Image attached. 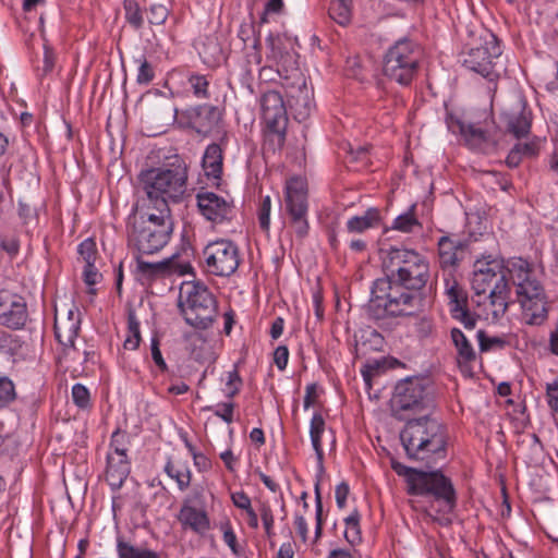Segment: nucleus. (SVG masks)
I'll return each mask as SVG.
<instances>
[{
  "mask_svg": "<svg viewBox=\"0 0 558 558\" xmlns=\"http://www.w3.org/2000/svg\"><path fill=\"white\" fill-rule=\"evenodd\" d=\"M424 298L417 290L405 287L391 274L374 281L372 298L366 312L374 319L386 317L411 316L422 311Z\"/></svg>",
  "mask_w": 558,
  "mask_h": 558,
  "instance_id": "1",
  "label": "nucleus"
},
{
  "mask_svg": "<svg viewBox=\"0 0 558 558\" xmlns=\"http://www.w3.org/2000/svg\"><path fill=\"white\" fill-rule=\"evenodd\" d=\"M143 190L158 213H170L168 202L178 203L186 191L187 165L178 155L162 167L143 171Z\"/></svg>",
  "mask_w": 558,
  "mask_h": 558,
  "instance_id": "2",
  "label": "nucleus"
},
{
  "mask_svg": "<svg viewBox=\"0 0 558 558\" xmlns=\"http://www.w3.org/2000/svg\"><path fill=\"white\" fill-rule=\"evenodd\" d=\"M506 269L515 288L524 322L532 326L544 324L548 317L547 296L534 265L521 257H514L508 260Z\"/></svg>",
  "mask_w": 558,
  "mask_h": 558,
  "instance_id": "3",
  "label": "nucleus"
},
{
  "mask_svg": "<svg viewBox=\"0 0 558 558\" xmlns=\"http://www.w3.org/2000/svg\"><path fill=\"white\" fill-rule=\"evenodd\" d=\"M404 422L400 440L409 459L426 461L432 456L444 458L447 446L446 427L432 416V412Z\"/></svg>",
  "mask_w": 558,
  "mask_h": 558,
  "instance_id": "4",
  "label": "nucleus"
},
{
  "mask_svg": "<svg viewBox=\"0 0 558 558\" xmlns=\"http://www.w3.org/2000/svg\"><path fill=\"white\" fill-rule=\"evenodd\" d=\"M172 233L170 213H133L128 219L129 244L142 254L161 250Z\"/></svg>",
  "mask_w": 558,
  "mask_h": 558,
  "instance_id": "5",
  "label": "nucleus"
},
{
  "mask_svg": "<svg viewBox=\"0 0 558 558\" xmlns=\"http://www.w3.org/2000/svg\"><path fill=\"white\" fill-rule=\"evenodd\" d=\"M433 387L427 378L408 377L400 380L391 399L392 415L404 421L411 418V414H424L435 409Z\"/></svg>",
  "mask_w": 558,
  "mask_h": 558,
  "instance_id": "6",
  "label": "nucleus"
},
{
  "mask_svg": "<svg viewBox=\"0 0 558 558\" xmlns=\"http://www.w3.org/2000/svg\"><path fill=\"white\" fill-rule=\"evenodd\" d=\"M178 307L187 325L205 330L217 316V302L206 286L199 282H184L180 287Z\"/></svg>",
  "mask_w": 558,
  "mask_h": 558,
  "instance_id": "7",
  "label": "nucleus"
},
{
  "mask_svg": "<svg viewBox=\"0 0 558 558\" xmlns=\"http://www.w3.org/2000/svg\"><path fill=\"white\" fill-rule=\"evenodd\" d=\"M385 274H391L396 280L421 291L429 279L428 262L412 250L391 247L383 259Z\"/></svg>",
  "mask_w": 558,
  "mask_h": 558,
  "instance_id": "8",
  "label": "nucleus"
},
{
  "mask_svg": "<svg viewBox=\"0 0 558 558\" xmlns=\"http://www.w3.org/2000/svg\"><path fill=\"white\" fill-rule=\"evenodd\" d=\"M421 57L420 45L408 38L398 40L385 56V76L401 85H409L417 72Z\"/></svg>",
  "mask_w": 558,
  "mask_h": 558,
  "instance_id": "9",
  "label": "nucleus"
},
{
  "mask_svg": "<svg viewBox=\"0 0 558 558\" xmlns=\"http://www.w3.org/2000/svg\"><path fill=\"white\" fill-rule=\"evenodd\" d=\"M416 477L412 478V486L408 494L417 496H430L440 502L439 512H452L457 506V497L453 485L440 471L421 470Z\"/></svg>",
  "mask_w": 558,
  "mask_h": 558,
  "instance_id": "10",
  "label": "nucleus"
},
{
  "mask_svg": "<svg viewBox=\"0 0 558 558\" xmlns=\"http://www.w3.org/2000/svg\"><path fill=\"white\" fill-rule=\"evenodd\" d=\"M278 73L283 78L282 87L294 119L299 122L306 120L314 107L313 88L307 86L305 76L298 68L291 71L278 69Z\"/></svg>",
  "mask_w": 558,
  "mask_h": 558,
  "instance_id": "11",
  "label": "nucleus"
},
{
  "mask_svg": "<svg viewBox=\"0 0 558 558\" xmlns=\"http://www.w3.org/2000/svg\"><path fill=\"white\" fill-rule=\"evenodd\" d=\"M284 208L298 238L307 235L310 225L307 220L308 199L305 182L300 178H292L286 184Z\"/></svg>",
  "mask_w": 558,
  "mask_h": 558,
  "instance_id": "12",
  "label": "nucleus"
},
{
  "mask_svg": "<svg viewBox=\"0 0 558 558\" xmlns=\"http://www.w3.org/2000/svg\"><path fill=\"white\" fill-rule=\"evenodd\" d=\"M208 271L216 276H230L239 267V250L229 240L209 243L203 252Z\"/></svg>",
  "mask_w": 558,
  "mask_h": 558,
  "instance_id": "13",
  "label": "nucleus"
},
{
  "mask_svg": "<svg viewBox=\"0 0 558 558\" xmlns=\"http://www.w3.org/2000/svg\"><path fill=\"white\" fill-rule=\"evenodd\" d=\"M501 54L500 47L497 45L496 38L490 36V40L485 46L471 48L463 59V65L483 77L494 81L498 73L494 62Z\"/></svg>",
  "mask_w": 558,
  "mask_h": 558,
  "instance_id": "14",
  "label": "nucleus"
},
{
  "mask_svg": "<svg viewBox=\"0 0 558 558\" xmlns=\"http://www.w3.org/2000/svg\"><path fill=\"white\" fill-rule=\"evenodd\" d=\"M448 129L452 133L459 132L465 143L472 148L480 150L484 154H492L496 150L497 143L481 128L471 123H465L460 119L449 116L447 118Z\"/></svg>",
  "mask_w": 558,
  "mask_h": 558,
  "instance_id": "15",
  "label": "nucleus"
},
{
  "mask_svg": "<svg viewBox=\"0 0 558 558\" xmlns=\"http://www.w3.org/2000/svg\"><path fill=\"white\" fill-rule=\"evenodd\" d=\"M189 126L196 133L207 136L217 128L222 119V112L217 106L204 104L183 111Z\"/></svg>",
  "mask_w": 558,
  "mask_h": 558,
  "instance_id": "16",
  "label": "nucleus"
},
{
  "mask_svg": "<svg viewBox=\"0 0 558 558\" xmlns=\"http://www.w3.org/2000/svg\"><path fill=\"white\" fill-rule=\"evenodd\" d=\"M27 320L24 299L8 291L0 292V325L10 329H21Z\"/></svg>",
  "mask_w": 558,
  "mask_h": 558,
  "instance_id": "17",
  "label": "nucleus"
},
{
  "mask_svg": "<svg viewBox=\"0 0 558 558\" xmlns=\"http://www.w3.org/2000/svg\"><path fill=\"white\" fill-rule=\"evenodd\" d=\"M501 119L507 131L515 137L520 138L529 134L532 123V113L527 109L525 99L519 98L501 114Z\"/></svg>",
  "mask_w": 558,
  "mask_h": 558,
  "instance_id": "18",
  "label": "nucleus"
},
{
  "mask_svg": "<svg viewBox=\"0 0 558 558\" xmlns=\"http://www.w3.org/2000/svg\"><path fill=\"white\" fill-rule=\"evenodd\" d=\"M201 214L213 222L220 223L230 219L232 204L213 192H199L196 195Z\"/></svg>",
  "mask_w": 558,
  "mask_h": 558,
  "instance_id": "19",
  "label": "nucleus"
},
{
  "mask_svg": "<svg viewBox=\"0 0 558 558\" xmlns=\"http://www.w3.org/2000/svg\"><path fill=\"white\" fill-rule=\"evenodd\" d=\"M262 117L266 125H288L287 108L279 92L269 90L262 96Z\"/></svg>",
  "mask_w": 558,
  "mask_h": 558,
  "instance_id": "20",
  "label": "nucleus"
},
{
  "mask_svg": "<svg viewBox=\"0 0 558 558\" xmlns=\"http://www.w3.org/2000/svg\"><path fill=\"white\" fill-rule=\"evenodd\" d=\"M468 245L460 240L441 236L438 241L439 264L441 268L456 267L465 256Z\"/></svg>",
  "mask_w": 558,
  "mask_h": 558,
  "instance_id": "21",
  "label": "nucleus"
},
{
  "mask_svg": "<svg viewBox=\"0 0 558 558\" xmlns=\"http://www.w3.org/2000/svg\"><path fill=\"white\" fill-rule=\"evenodd\" d=\"M81 319L78 314L69 311L68 316L54 320V333L57 340L64 347H73L80 331Z\"/></svg>",
  "mask_w": 558,
  "mask_h": 558,
  "instance_id": "22",
  "label": "nucleus"
},
{
  "mask_svg": "<svg viewBox=\"0 0 558 558\" xmlns=\"http://www.w3.org/2000/svg\"><path fill=\"white\" fill-rule=\"evenodd\" d=\"M131 468L128 457L108 456L106 481L113 490L121 488L130 474Z\"/></svg>",
  "mask_w": 558,
  "mask_h": 558,
  "instance_id": "23",
  "label": "nucleus"
},
{
  "mask_svg": "<svg viewBox=\"0 0 558 558\" xmlns=\"http://www.w3.org/2000/svg\"><path fill=\"white\" fill-rule=\"evenodd\" d=\"M184 529L203 534L209 529V519L204 510L184 504L178 515Z\"/></svg>",
  "mask_w": 558,
  "mask_h": 558,
  "instance_id": "24",
  "label": "nucleus"
},
{
  "mask_svg": "<svg viewBox=\"0 0 558 558\" xmlns=\"http://www.w3.org/2000/svg\"><path fill=\"white\" fill-rule=\"evenodd\" d=\"M223 151L220 144L213 143L207 146L203 156V168L206 175L220 179L222 173Z\"/></svg>",
  "mask_w": 558,
  "mask_h": 558,
  "instance_id": "25",
  "label": "nucleus"
},
{
  "mask_svg": "<svg viewBox=\"0 0 558 558\" xmlns=\"http://www.w3.org/2000/svg\"><path fill=\"white\" fill-rule=\"evenodd\" d=\"M117 553L119 558H161L160 553L137 547L121 536L117 538Z\"/></svg>",
  "mask_w": 558,
  "mask_h": 558,
  "instance_id": "26",
  "label": "nucleus"
},
{
  "mask_svg": "<svg viewBox=\"0 0 558 558\" xmlns=\"http://www.w3.org/2000/svg\"><path fill=\"white\" fill-rule=\"evenodd\" d=\"M450 337L457 350L459 362L471 363L475 361V351L466 336L459 328H452Z\"/></svg>",
  "mask_w": 558,
  "mask_h": 558,
  "instance_id": "27",
  "label": "nucleus"
},
{
  "mask_svg": "<svg viewBox=\"0 0 558 558\" xmlns=\"http://www.w3.org/2000/svg\"><path fill=\"white\" fill-rule=\"evenodd\" d=\"M325 430V420L320 413H315L311 421V428H310V435H311V441L313 445V448L316 452L319 471H324L323 460H324V451L322 447V435Z\"/></svg>",
  "mask_w": 558,
  "mask_h": 558,
  "instance_id": "28",
  "label": "nucleus"
},
{
  "mask_svg": "<svg viewBox=\"0 0 558 558\" xmlns=\"http://www.w3.org/2000/svg\"><path fill=\"white\" fill-rule=\"evenodd\" d=\"M383 344V336L377 330L367 328L356 336L355 351L357 354H366L368 350H380Z\"/></svg>",
  "mask_w": 558,
  "mask_h": 558,
  "instance_id": "29",
  "label": "nucleus"
},
{
  "mask_svg": "<svg viewBox=\"0 0 558 558\" xmlns=\"http://www.w3.org/2000/svg\"><path fill=\"white\" fill-rule=\"evenodd\" d=\"M446 294L448 298L449 312L451 317L457 316L458 313L466 310L468 306V294L458 284L457 281H452L451 284L447 282Z\"/></svg>",
  "mask_w": 558,
  "mask_h": 558,
  "instance_id": "30",
  "label": "nucleus"
},
{
  "mask_svg": "<svg viewBox=\"0 0 558 558\" xmlns=\"http://www.w3.org/2000/svg\"><path fill=\"white\" fill-rule=\"evenodd\" d=\"M173 260H175V258H168L159 263H147L137 258V270L147 279H153L158 276L173 272Z\"/></svg>",
  "mask_w": 558,
  "mask_h": 558,
  "instance_id": "31",
  "label": "nucleus"
},
{
  "mask_svg": "<svg viewBox=\"0 0 558 558\" xmlns=\"http://www.w3.org/2000/svg\"><path fill=\"white\" fill-rule=\"evenodd\" d=\"M379 218V211L376 208H368L363 216L352 217L347 222V228L350 232L361 233L377 226Z\"/></svg>",
  "mask_w": 558,
  "mask_h": 558,
  "instance_id": "32",
  "label": "nucleus"
},
{
  "mask_svg": "<svg viewBox=\"0 0 558 558\" xmlns=\"http://www.w3.org/2000/svg\"><path fill=\"white\" fill-rule=\"evenodd\" d=\"M267 130L264 140L265 151H280L286 142L287 125H266Z\"/></svg>",
  "mask_w": 558,
  "mask_h": 558,
  "instance_id": "33",
  "label": "nucleus"
},
{
  "mask_svg": "<svg viewBox=\"0 0 558 558\" xmlns=\"http://www.w3.org/2000/svg\"><path fill=\"white\" fill-rule=\"evenodd\" d=\"M352 0H332L329 16L339 25L345 26L351 22Z\"/></svg>",
  "mask_w": 558,
  "mask_h": 558,
  "instance_id": "34",
  "label": "nucleus"
},
{
  "mask_svg": "<svg viewBox=\"0 0 558 558\" xmlns=\"http://www.w3.org/2000/svg\"><path fill=\"white\" fill-rule=\"evenodd\" d=\"M128 329L129 336L124 341V348L129 350H135L141 341L140 323L136 318V314L133 310L128 312Z\"/></svg>",
  "mask_w": 558,
  "mask_h": 558,
  "instance_id": "35",
  "label": "nucleus"
},
{
  "mask_svg": "<svg viewBox=\"0 0 558 558\" xmlns=\"http://www.w3.org/2000/svg\"><path fill=\"white\" fill-rule=\"evenodd\" d=\"M155 119L171 124L175 121L178 110L169 100H160L153 108Z\"/></svg>",
  "mask_w": 558,
  "mask_h": 558,
  "instance_id": "36",
  "label": "nucleus"
},
{
  "mask_svg": "<svg viewBox=\"0 0 558 558\" xmlns=\"http://www.w3.org/2000/svg\"><path fill=\"white\" fill-rule=\"evenodd\" d=\"M497 275L498 274H490L489 271H474L472 278V289L474 290L475 294H485L487 290L493 287L495 280L497 279Z\"/></svg>",
  "mask_w": 558,
  "mask_h": 558,
  "instance_id": "37",
  "label": "nucleus"
},
{
  "mask_svg": "<svg viewBox=\"0 0 558 558\" xmlns=\"http://www.w3.org/2000/svg\"><path fill=\"white\" fill-rule=\"evenodd\" d=\"M347 530L344 537L350 544H355L361 541L360 532V513L355 509L349 517L344 519Z\"/></svg>",
  "mask_w": 558,
  "mask_h": 558,
  "instance_id": "38",
  "label": "nucleus"
},
{
  "mask_svg": "<svg viewBox=\"0 0 558 558\" xmlns=\"http://www.w3.org/2000/svg\"><path fill=\"white\" fill-rule=\"evenodd\" d=\"M123 9L125 12V20L135 29L143 26V15L141 8L136 0H124Z\"/></svg>",
  "mask_w": 558,
  "mask_h": 558,
  "instance_id": "39",
  "label": "nucleus"
},
{
  "mask_svg": "<svg viewBox=\"0 0 558 558\" xmlns=\"http://www.w3.org/2000/svg\"><path fill=\"white\" fill-rule=\"evenodd\" d=\"M414 208L415 205H412L408 213L398 216L392 228L402 232H411L414 227L420 226L418 220L414 217Z\"/></svg>",
  "mask_w": 558,
  "mask_h": 558,
  "instance_id": "40",
  "label": "nucleus"
},
{
  "mask_svg": "<svg viewBox=\"0 0 558 558\" xmlns=\"http://www.w3.org/2000/svg\"><path fill=\"white\" fill-rule=\"evenodd\" d=\"M477 340L480 344V350L482 352H487L493 348H504L506 345V340L500 337H488L484 330L477 331Z\"/></svg>",
  "mask_w": 558,
  "mask_h": 558,
  "instance_id": "41",
  "label": "nucleus"
},
{
  "mask_svg": "<svg viewBox=\"0 0 558 558\" xmlns=\"http://www.w3.org/2000/svg\"><path fill=\"white\" fill-rule=\"evenodd\" d=\"M502 268L500 259L493 258L492 256L477 259L474 264V271L482 270L483 272L500 274Z\"/></svg>",
  "mask_w": 558,
  "mask_h": 558,
  "instance_id": "42",
  "label": "nucleus"
},
{
  "mask_svg": "<svg viewBox=\"0 0 558 558\" xmlns=\"http://www.w3.org/2000/svg\"><path fill=\"white\" fill-rule=\"evenodd\" d=\"M128 440V436L125 433H122L120 430H116L111 436V442L110 448L112 449V452H109L108 456H126V447L125 442Z\"/></svg>",
  "mask_w": 558,
  "mask_h": 558,
  "instance_id": "43",
  "label": "nucleus"
},
{
  "mask_svg": "<svg viewBox=\"0 0 558 558\" xmlns=\"http://www.w3.org/2000/svg\"><path fill=\"white\" fill-rule=\"evenodd\" d=\"M15 399V390L13 383L8 377H0V408Z\"/></svg>",
  "mask_w": 558,
  "mask_h": 558,
  "instance_id": "44",
  "label": "nucleus"
},
{
  "mask_svg": "<svg viewBox=\"0 0 558 558\" xmlns=\"http://www.w3.org/2000/svg\"><path fill=\"white\" fill-rule=\"evenodd\" d=\"M193 93L198 98H207L208 94V81L203 75H191L189 78Z\"/></svg>",
  "mask_w": 558,
  "mask_h": 558,
  "instance_id": "45",
  "label": "nucleus"
},
{
  "mask_svg": "<svg viewBox=\"0 0 558 558\" xmlns=\"http://www.w3.org/2000/svg\"><path fill=\"white\" fill-rule=\"evenodd\" d=\"M391 468L392 470L400 476H404L408 488L412 486V478L416 477L415 474L420 473V469L405 466L404 464L396 461L395 459L391 460Z\"/></svg>",
  "mask_w": 558,
  "mask_h": 558,
  "instance_id": "46",
  "label": "nucleus"
},
{
  "mask_svg": "<svg viewBox=\"0 0 558 558\" xmlns=\"http://www.w3.org/2000/svg\"><path fill=\"white\" fill-rule=\"evenodd\" d=\"M270 209H271V199L270 196H265L262 201L259 210H258V222L259 227L264 231L269 230V223H270Z\"/></svg>",
  "mask_w": 558,
  "mask_h": 558,
  "instance_id": "47",
  "label": "nucleus"
},
{
  "mask_svg": "<svg viewBox=\"0 0 558 558\" xmlns=\"http://www.w3.org/2000/svg\"><path fill=\"white\" fill-rule=\"evenodd\" d=\"M315 507H316V526H315V541H317L323 532V501L319 490V483L315 485Z\"/></svg>",
  "mask_w": 558,
  "mask_h": 558,
  "instance_id": "48",
  "label": "nucleus"
},
{
  "mask_svg": "<svg viewBox=\"0 0 558 558\" xmlns=\"http://www.w3.org/2000/svg\"><path fill=\"white\" fill-rule=\"evenodd\" d=\"M101 275L98 272L97 268L93 264H85L83 278L84 282L89 287L88 293L95 294L96 290L93 288L97 282Z\"/></svg>",
  "mask_w": 558,
  "mask_h": 558,
  "instance_id": "49",
  "label": "nucleus"
},
{
  "mask_svg": "<svg viewBox=\"0 0 558 558\" xmlns=\"http://www.w3.org/2000/svg\"><path fill=\"white\" fill-rule=\"evenodd\" d=\"M78 253L85 264H93L96 259V244L92 239L83 241L78 246Z\"/></svg>",
  "mask_w": 558,
  "mask_h": 558,
  "instance_id": "50",
  "label": "nucleus"
},
{
  "mask_svg": "<svg viewBox=\"0 0 558 558\" xmlns=\"http://www.w3.org/2000/svg\"><path fill=\"white\" fill-rule=\"evenodd\" d=\"M72 398L80 408H86L89 404V391L82 384H75L72 387Z\"/></svg>",
  "mask_w": 558,
  "mask_h": 558,
  "instance_id": "51",
  "label": "nucleus"
},
{
  "mask_svg": "<svg viewBox=\"0 0 558 558\" xmlns=\"http://www.w3.org/2000/svg\"><path fill=\"white\" fill-rule=\"evenodd\" d=\"M509 293L510 288L506 279V275L501 271L499 275H497V279L495 280L489 294H492V296L504 295L509 298Z\"/></svg>",
  "mask_w": 558,
  "mask_h": 558,
  "instance_id": "52",
  "label": "nucleus"
},
{
  "mask_svg": "<svg viewBox=\"0 0 558 558\" xmlns=\"http://www.w3.org/2000/svg\"><path fill=\"white\" fill-rule=\"evenodd\" d=\"M453 319L459 320L465 329L473 330L476 326L478 315L472 313L469 307L458 313L457 316H452Z\"/></svg>",
  "mask_w": 558,
  "mask_h": 558,
  "instance_id": "53",
  "label": "nucleus"
},
{
  "mask_svg": "<svg viewBox=\"0 0 558 558\" xmlns=\"http://www.w3.org/2000/svg\"><path fill=\"white\" fill-rule=\"evenodd\" d=\"M260 518L265 527V532L268 538L274 536L272 525H274V515L269 506L263 504L259 508Z\"/></svg>",
  "mask_w": 558,
  "mask_h": 558,
  "instance_id": "54",
  "label": "nucleus"
},
{
  "mask_svg": "<svg viewBox=\"0 0 558 558\" xmlns=\"http://www.w3.org/2000/svg\"><path fill=\"white\" fill-rule=\"evenodd\" d=\"M490 300V304L494 307L492 314L494 317H500L502 316L507 308H508V296L504 295H496L492 296V294L488 295Z\"/></svg>",
  "mask_w": 558,
  "mask_h": 558,
  "instance_id": "55",
  "label": "nucleus"
},
{
  "mask_svg": "<svg viewBox=\"0 0 558 558\" xmlns=\"http://www.w3.org/2000/svg\"><path fill=\"white\" fill-rule=\"evenodd\" d=\"M154 75V69L151 64L144 60L140 65L136 81L138 84H148L153 81Z\"/></svg>",
  "mask_w": 558,
  "mask_h": 558,
  "instance_id": "56",
  "label": "nucleus"
},
{
  "mask_svg": "<svg viewBox=\"0 0 558 558\" xmlns=\"http://www.w3.org/2000/svg\"><path fill=\"white\" fill-rule=\"evenodd\" d=\"M223 529V541L230 547L233 554L240 553V547L236 542V536L229 523L222 525Z\"/></svg>",
  "mask_w": 558,
  "mask_h": 558,
  "instance_id": "57",
  "label": "nucleus"
},
{
  "mask_svg": "<svg viewBox=\"0 0 558 558\" xmlns=\"http://www.w3.org/2000/svg\"><path fill=\"white\" fill-rule=\"evenodd\" d=\"M289 360V350L286 345H279L274 352V361L280 371L287 367Z\"/></svg>",
  "mask_w": 558,
  "mask_h": 558,
  "instance_id": "58",
  "label": "nucleus"
},
{
  "mask_svg": "<svg viewBox=\"0 0 558 558\" xmlns=\"http://www.w3.org/2000/svg\"><path fill=\"white\" fill-rule=\"evenodd\" d=\"M381 366H383L381 362L377 361V360H375L373 362H367L364 365V367L362 368V375H363L364 380L367 384H369L372 377L379 374Z\"/></svg>",
  "mask_w": 558,
  "mask_h": 558,
  "instance_id": "59",
  "label": "nucleus"
},
{
  "mask_svg": "<svg viewBox=\"0 0 558 558\" xmlns=\"http://www.w3.org/2000/svg\"><path fill=\"white\" fill-rule=\"evenodd\" d=\"M150 350H151V357L155 362V364L161 369V371H166L167 369V364L161 355V352H160V349H159V340L158 338L154 337L151 339V344H150Z\"/></svg>",
  "mask_w": 558,
  "mask_h": 558,
  "instance_id": "60",
  "label": "nucleus"
},
{
  "mask_svg": "<svg viewBox=\"0 0 558 558\" xmlns=\"http://www.w3.org/2000/svg\"><path fill=\"white\" fill-rule=\"evenodd\" d=\"M349 493L350 488L348 483L341 482L339 485L336 486V502L340 509L344 508Z\"/></svg>",
  "mask_w": 558,
  "mask_h": 558,
  "instance_id": "61",
  "label": "nucleus"
},
{
  "mask_svg": "<svg viewBox=\"0 0 558 558\" xmlns=\"http://www.w3.org/2000/svg\"><path fill=\"white\" fill-rule=\"evenodd\" d=\"M240 384L241 378L238 371L234 369L232 372H229L227 381V386L230 388V391L227 395L229 398L234 397L239 392Z\"/></svg>",
  "mask_w": 558,
  "mask_h": 558,
  "instance_id": "62",
  "label": "nucleus"
},
{
  "mask_svg": "<svg viewBox=\"0 0 558 558\" xmlns=\"http://www.w3.org/2000/svg\"><path fill=\"white\" fill-rule=\"evenodd\" d=\"M173 480L178 483L180 490H185L191 484V471L189 469L184 471L178 470L174 473Z\"/></svg>",
  "mask_w": 558,
  "mask_h": 558,
  "instance_id": "63",
  "label": "nucleus"
},
{
  "mask_svg": "<svg viewBox=\"0 0 558 558\" xmlns=\"http://www.w3.org/2000/svg\"><path fill=\"white\" fill-rule=\"evenodd\" d=\"M150 14L149 23L159 25L166 21L167 10L162 5H154L150 9Z\"/></svg>",
  "mask_w": 558,
  "mask_h": 558,
  "instance_id": "64",
  "label": "nucleus"
}]
</instances>
